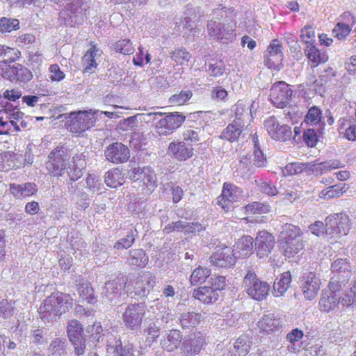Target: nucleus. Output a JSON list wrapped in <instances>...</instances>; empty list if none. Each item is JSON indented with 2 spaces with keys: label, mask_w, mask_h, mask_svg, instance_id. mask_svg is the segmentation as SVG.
<instances>
[{
  "label": "nucleus",
  "mask_w": 356,
  "mask_h": 356,
  "mask_svg": "<svg viewBox=\"0 0 356 356\" xmlns=\"http://www.w3.org/2000/svg\"><path fill=\"white\" fill-rule=\"evenodd\" d=\"M86 162L81 155L70 156L63 148L57 147L53 149L48 156L45 163L46 169L54 177H65V184L70 194H76L78 187L74 183L81 178L83 174Z\"/></svg>",
  "instance_id": "obj_1"
},
{
  "label": "nucleus",
  "mask_w": 356,
  "mask_h": 356,
  "mask_svg": "<svg viewBox=\"0 0 356 356\" xmlns=\"http://www.w3.org/2000/svg\"><path fill=\"white\" fill-rule=\"evenodd\" d=\"M72 306L73 299L70 295L54 292L46 298L40 307V318L44 322H52L68 312Z\"/></svg>",
  "instance_id": "obj_2"
},
{
  "label": "nucleus",
  "mask_w": 356,
  "mask_h": 356,
  "mask_svg": "<svg viewBox=\"0 0 356 356\" xmlns=\"http://www.w3.org/2000/svg\"><path fill=\"white\" fill-rule=\"evenodd\" d=\"M226 8L213 10V17L208 21L207 29L210 37L224 42L232 40L235 37V24L226 15Z\"/></svg>",
  "instance_id": "obj_3"
},
{
  "label": "nucleus",
  "mask_w": 356,
  "mask_h": 356,
  "mask_svg": "<svg viewBox=\"0 0 356 356\" xmlns=\"http://www.w3.org/2000/svg\"><path fill=\"white\" fill-rule=\"evenodd\" d=\"M182 136L181 140L172 141L168 148V154L179 161H185L193 156V144L199 140L197 133L192 129L184 131Z\"/></svg>",
  "instance_id": "obj_4"
},
{
  "label": "nucleus",
  "mask_w": 356,
  "mask_h": 356,
  "mask_svg": "<svg viewBox=\"0 0 356 356\" xmlns=\"http://www.w3.org/2000/svg\"><path fill=\"white\" fill-rule=\"evenodd\" d=\"M243 286L250 297L258 301L266 299L270 291L269 284L259 280L252 270H248L245 275Z\"/></svg>",
  "instance_id": "obj_5"
},
{
  "label": "nucleus",
  "mask_w": 356,
  "mask_h": 356,
  "mask_svg": "<svg viewBox=\"0 0 356 356\" xmlns=\"http://www.w3.org/2000/svg\"><path fill=\"white\" fill-rule=\"evenodd\" d=\"M156 284V277L149 274L139 275L124 283V291L129 296L145 297Z\"/></svg>",
  "instance_id": "obj_6"
},
{
  "label": "nucleus",
  "mask_w": 356,
  "mask_h": 356,
  "mask_svg": "<svg viewBox=\"0 0 356 356\" xmlns=\"http://www.w3.org/2000/svg\"><path fill=\"white\" fill-rule=\"evenodd\" d=\"M145 302L129 304L122 314V321L126 327L131 331L138 330L146 313Z\"/></svg>",
  "instance_id": "obj_7"
},
{
  "label": "nucleus",
  "mask_w": 356,
  "mask_h": 356,
  "mask_svg": "<svg viewBox=\"0 0 356 356\" xmlns=\"http://www.w3.org/2000/svg\"><path fill=\"white\" fill-rule=\"evenodd\" d=\"M272 104L277 108H291L293 90L284 81L275 83L270 90Z\"/></svg>",
  "instance_id": "obj_8"
},
{
  "label": "nucleus",
  "mask_w": 356,
  "mask_h": 356,
  "mask_svg": "<svg viewBox=\"0 0 356 356\" xmlns=\"http://www.w3.org/2000/svg\"><path fill=\"white\" fill-rule=\"evenodd\" d=\"M97 113H69L66 126L72 132L82 133L95 125Z\"/></svg>",
  "instance_id": "obj_9"
},
{
  "label": "nucleus",
  "mask_w": 356,
  "mask_h": 356,
  "mask_svg": "<svg viewBox=\"0 0 356 356\" xmlns=\"http://www.w3.org/2000/svg\"><path fill=\"white\" fill-rule=\"evenodd\" d=\"M243 196V190L233 184L225 183L221 195L216 199V204L220 206L225 212L231 211L232 204Z\"/></svg>",
  "instance_id": "obj_10"
},
{
  "label": "nucleus",
  "mask_w": 356,
  "mask_h": 356,
  "mask_svg": "<svg viewBox=\"0 0 356 356\" xmlns=\"http://www.w3.org/2000/svg\"><path fill=\"white\" fill-rule=\"evenodd\" d=\"M83 333L82 325L78 321L72 320L68 322L67 334L74 346V356H81L85 354L86 340L83 337Z\"/></svg>",
  "instance_id": "obj_11"
},
{
  "label": "nucleus",
  "mask_w": 356,
  "mask_h": 356,
  "mask_svg": "<svg viewBox=\"0 0 356 356\" xmlns=\"http://www.w3.org/2000/svg\"><path fill=\"white\" fill-rule=\"evenodd\" d=\"M205 344V334L195 330L184 337L181 348L186 356H195L201 352Z\"/></svg>",
  "instance_id": "obj_12"
},
{
  "label": "nucleus",
  "mask_w": 356,
  "mask_h": 356,
  "mask_svg": "<svg viewBox=\"0 0 356 356\" xmlns=\"http://www.w3.org/2000/svg\"><path fill=\"white\" fill-rule=\"evenodd\" d=\"M325 221L327 235L332 236L348 234L350 226L348 215L343 213H334L327 216Z\"/></svg>",
  "instance_id": "obj_13"
},
{
  "label": "nucleus",
  "mask_w": 356,
  "mask_h": 356,
  "mask_svg": "<svg viewBox=\"0 0 356 356\" xmlns=\"http://www.w3.org/2000/svg\"><path fill=\"white\" fill-rule=\"evenodd\" d=\"M264 126L269 136L275 140L285 142L291 138V128L286 124H280L274 116L267 118Z\"/></svg>",
  "instance_id": "obj_14"
},
{
  "label": "nucleus",
  "mask_w": 356,
  "mask_h": 356,
  "mask_svg": "<svg viewBox=\"0 0 356 356\" xmlns=\"http://www.w3.org/2000/svg\"><path fill=\"white\" fill-rule=\"evenodd\" d=\"M282 49V44L277 39L272 40L264 55V63L268 68L280 71L283 67Z\"/></svg>",
  "instance_id": "obj_15"
},
{
  "label": "nucleus",
  "mask_w": 356,
  "mask_h": 356,
  "mask_svg": "<svg viewBox=\"0 0 356 356\" xmlns=\"http://www.w3.org/2000/svg\"><path fill=\"white\" fill-rule=\"evenodd\" d=\"M97 342H107L113 343L115 347L118 346V350L120 353V356H139L140 353L133 343L128 340H124L123 341L120 338H117L111 332H106L99 336L97 339Z\"/></svg>",
  "instance_id": "obj_16"
},
{
  "label": "nucleus",
  "mask_w": 356,
  "mask_h": 356,
  "mask_svg": "<svg viewBox=\"0 0 356 356\" xmlns=\"http://www.w3.org/2000/svg\"><path fill=\"white\" fill-rule=\"evenodd\" d=\"M104 156L107 161L114 164L127 162L130 157L128 147L120 142L110 144L104 150Z\"/></svg>",
  "instance_id": "obj_17"
},
{
  "label": "nucleus",
  "mask_w": 356,
  "mask_h": 356,
  "mask_svg": "<svg viewBox=\"0 0 356 356\" xmlns=\"http://www.w3.org/2000/svg\"><path fill=\"white\" fill-rule=\"evenodd\" d=\"M186 117L179 113H168V115L159 119L156 125V132L159 135H168L179 127Z\"/></svg>",
  "instance_id": "obj_18"
},
{
  "label": "nucleus",
  "mask_w": 356,
  "mask_h": 356,
  "mask_svg": "<svg viewBox=\"0 0 356 356\" xmlns=\"http://www.w3.org/2000/svg\"><path fill=\"white\" fill-rule=\"evenodd\" d=\"M275 243V237L272 234L266 230L259 231L254 241L257 255L259 258L268 256L271 253Z\"/></svg>",
  "instance_id": "obj_19"
},
{
  "label": "nucleus",
  "mask_w": 356,
  "mask_h": 356,
  "mask_svg": "<svg viewBox=\"0 0 356 356\" xmlns=\"http://www.w3.org/2000/svg\"><path fill=\"white\" fill-rule=\"evenodd\" d=\"M237 256L234 250L229 247L224 246L216 250L210 257L211 264L218 268H227L235 264Z\"/></svg>",
  "instance_id": "obj_20"
},
{
  "label": "nucleus",
  "mask_w": 356,
  "mask_h": 356,
  "mask_svg": "<svg viewBox=\"0 0 356 356\" xmlns=\"http://www.w3.org/2000/svg\"><path fill=\"white\" fill-rule=\"evenodd\" d=\"M321 280L314 273H309L304 278L301 286L302 292L305 299L312 300L316 298L320 289Z\"/></svg>",
  "instance_id": "obj_21"
},
{
  "label": "nucleus",
  "mask_w": 356,
  "mask_h": 356,
  "mask_svg": "<svg viewBox=\"0 0 356 356\" xmlns=\"http://www.w3.org/2000/svg\"><path fill=\"white\" fill-rule=\"evenodd\" d=\"M342 297L332 292L323 291L318 302L321 311L329 313L335 310L341 304Z\"/></svg>",
  "instance_id": "obj_22"
},
{
  "label": "nucleus",
  "mask_w": 356,
  "mask_h": 356,
  "mask_svg": "<svg viewBox=\"0 0 356 356\" xmlns=\"http://www.w3.org/2000/svg\"><path fill=\"white\" fill-rule=\"evenodd\" d=\"M183 340L181 332L179 330L172 329L163 337L161 346L164 350L171 352L177 349Z\"/></svg>",
  "instance_id": "obj_23"
},
{
  "label": "nucleus",
  "mask_w": 356,
  "mask_h": 356,
  "mask_svg": "<svg viewBox=\"0 0 356 356\" xmlns=\"http://www.w3.org/2000/svg\"><path fill=\"white\" fill-rule=\"evenodd\" d=\"M123 282L124 280L121 282L119 279L106 282L102 290V297L111 302L116 303V300L121 293Z\"/></svg>",
  "instance_id": "obj_24"
},
{
  "label": "nucleus",
  "mask_w": 356,
  "mask_h": 356,
  "mask_svg": "<svg viewBox=\"0 0 356 356\" xmlns=\"http://www.w3.org/2000/svg\"><path fill=\"white\" fill-rule=\"evenodd\" d=\"M254 240L250 236H244L239 238L235 245L234 254L238 258L250 257L253 253Z\"/></svg>",
  "instance_id": "obj_25"
},
{
  "label": "nucleus",
  "mask_w": 356,
  "mask_h": 356,
  "mask_svg": "<svg viewBox=\"0 0 356 356\" xmlns=\"http://www.w3.org/2000/svg\"><path fill=\"white\" fill-rule=\"evenodd\" d=\"M282 321L280 318L275 316L273 314L264 315L257 323V326L261 332L269 333L278 330L282 326Z\"/></svg>",
  "instance_id": "obj_26"
},
{
  "label": "nucleus",
  "mask_w": 356,
  "mask_h": 356,
  "mask_svg": "<svg viewBox=\"0 0 356 356\" xmlns=\"http://www.w3.org/2000/svg\"><path fill=\"white\" fill-rule=\"evenodd\" d=\"M254 170L252 154L248 152H242L238 157V164L236 166L235 173L238 176L244 177Z\"/></svg>",
  "instance_id": "obj_27"
},
{
  "label": "nucleus",
  "mask_w": 356,
  "mask_h": 356,
  "mask_svg": "<svg viewBox=\"0 0 356 356\" xmlns=\"http://www.w3.org/2000/svg\"><path fill=\"white\" fill-rule=\"evenodd\" d=\"M193 297L205 304H209L216 302L218 299L219 295L217 293V291H215L209 285H206L194 290Z\"/></svg>",
  "instance_id": "obj_28"
},
{
  "label": "nucleus",
  "mask_w": 356,
  "mask_h": 356,
  "mask_svg": "<svg viewBox=\"0 0 356 356\" xmlns=\"http://www.w3.org/2000/svg\"><path fill=\"white\" fill-rule=\"evenodd\" d=\"M280 242L301 240L302 232L300 229L292 224L286 223L281 226L279 229Z\"/></svg>",
  "instance_id": "obj_29"
},
{
  "label": "nucleus",
  "mask_w": 356,
  "mask_h": 356,
  "mask_svg": "<svg viewBox=\"0 0 356 356\" xmlns=\"http://www.w3.org/2000/svg\"><path fill=\"white\" fill-rule=\"evenodd\" d=\"M252 345L250 337L248 334L241 335L235 341L234 348L229 353V356H245Z\"/></svg>",
  "instance_id": "obj_30"
},
{
  "label": "nucleus",
  "mask_w": 356,
  "mask_h": 356,
  "mask_svg": "<svg viewBox=\"0 0 356 356\" xmlns=\"http://www.w3.org/2000/svg\"><path fill=\"white\" fill-rule=\"evenodd\" d=\"M202 318L200 313L186 312L180 314L179 321L183 329H190L197 327Z\"/></svg>",
  "instance_id": "obj_31"
},
{
  "label": "nucleus",
  "mask_w": 356,
  "mask_h": 356,
  "mask_svg": "<svg viewBox=\"0 0 356 356\" xmlns=\"http://www.w3.org/2000/svg\"><path fill=\"white\" fill-rule=\"evenodd\" d=\"M291 282V273L289 272L282 273L280 278H277L274 282L273 292L274 296H282L290 286Z\"/></svg>",
  "instance_id": "obj_32"
},
{
  "label": "nucleus",
  "mask_w": 356,
  "mask_h": 356,
  "mask_svg": "<svg viewBox=\"0 0 356 356\" xmlns=\"http://www.w3.org/2000/svg\"><path fill=\"white\" fill-rule=\"evenodd\" d=\"M10 73L19 84H25L33 78L31 71L21 64L13 65L10 68Z\"/></svg>",
  "instance_id": "obj_33"
},
{
  "label": "nucleus",
  "mask_w": 356,
  "mask_h": 356,
  "mask_svg": "<svg viewBox=\"0 0 356 356\" xmlns=\"http://www.w3.org/2000/svg\"><path fill=\"white\" fill-rule=\"evenodd\" d=\"M305 51L309 60L314 63V67L325 63L328 59L325 52L318 49L314 44H309V47H306Z\"/></svg>",
  "instance_id": "obj_34"
},
{
  "label": "nucleus",
  "mask_w": 356,
  "mask_h": 356,
  "mask_svg": "<svg viewBox=\"0 0 356 356\" xmlns=\"http://www.w3.org/2000/svg\"><path fill=\"white\" fill-rule=\"evenodd\" d=\"M333 273L343 277V282H348L350 277V264L346 259H337L331 265Z\"/></svg>",
  "instance_id": "obj_35"
},
{
  "label": "nucleus",
  "mask_w": 356,
  "mask_h": 356,
  "mask_svg": "<svg viewBox=\"0 0 356 356\" xmlns=\"http://www.w3.org/2000/svg\"><path fill=\"white\" fill-rule=\"evenodd\" d=\"M127 261L131 266L144 268L148 262V257L143 250L135 249L129 251Z\"/></svg>",
  "instance_id": "obj_36"
},
{
  "label": "nucleus",
  "mask_w": 356,
  "mask_h": 356,
  "mask_svg": "<svg viewBox=\"0 0 356 356\" xmlns=\"http://www.w3.org/2000/svg\"><path fill=\"white\" fill-rule=\"evenodd\" d=\"M280 245L284 255L288 258L293 257L304 248L302 239L280 242Z\"/></svg>",
  "instance_id": "obj_37"
},
{
  "label": "nucleus",
  "mask_w": 356,
  "mask_h": 356,
  "mask_svg": "<svg viewBox=\"0 0 356 356\" xmlns=\"http://www.w3.org/2000/svg\"><path fill=\"white\" fill-rule=\"evenodd\" d=\"M104 182L110 188H117L122 185L124 177L118 168H114L105 174Z\"/></svg>",
  "instance_id": "obj_38"
},
{
  "label": "nucleus",
  "mask_w": 356,
  "mask_h": 356,
  "mask_svg": "<svg viewBox=\"0 0 356 356\" xmlns=\"http://www.w3.org/2000/svg\"><path fill=\"white\" fill-rule=\"evenodd\" d=\"M252 141L254 143V150L252 154L253 165L257 168L264 167L266 165V159L261 150L258 136L257 135H252Z\"/></svg>",
  "instance_id": "obj_39"
},
{
  "label": "nucleus",
  "mask_w": 356,
  "mask_h": 356,
  "mask_svg": "<svg viewBox=\"0 0 356 356\" xmlns=\"http://www.w3.org/2000/svg\"><path fill=\"white\" fill-rule=\"evenodd\" d=\"M205 72L212 77L222 76L225 70V65L222 60H211V62L204 65Z\"/></svg>",
  "instance_id": "obj_40"
},
{
  "label": "nucleus",
  "mask_w": 356,
  "mask_h": 356,
  "mask_svg": "<svg viewBox=\"0 0 356 356\" xmlns=\"http://www.w3.org/2000/svg\"><path fill=\"white\" fill-rule=\"evenodd\" d=\"M211 270L207 268L199 266L193 272L190 277L191 285H197L205 282L206 279L209 277Z\"/></svg>",
  "instance_id": "obj_41"
},
{
  "label": "nucleus",
  "mask_w": 356,
  "mask_h": 356,
  "mask_svg": "<svg viewBox=\"0 0 356 356\" xmlns=\"http://www.w3.org/2000/svg\"><path fill=\"white\" fill-rule=\"evenodd\" d=\"M15 154L11 152L0 153V171H8L16 166Z\"/></svg>",
  "instance_id": "obj_42"
},
{
  "label": "nucleus",
  "mask_w": 356,
  "mask_h": 356,
  "mask_svg": "<svg viewBox=\"0 0 356 356\" xmlns=\"http://www.w3.org/2000/svg\"><path fill=\"white\" fill-rule=\"evenodd\" d=\"M79 296L90 304L95 302L94 290L88 282H83L79 286Z\"/></svg>",
  "instance_id": "obj_43"
},
{
  "label": "nucleus",
  "mask_w": 356,
  "mask_h": 356,
  "mask_svg": "<svg viewBox=\"0 0 356 356\" xmlns=\"http://www.w3.org/2000/svg\"><path fill=\"white\" fill-rule=\"evenodd\" d=\"M242 131L240 127H236L234 124H229L222 132L220 138L230 142L237 140Z\"/></svg>",
  "instance_id": "obj_44"
},
{
  "label": "nucleus",
  "mask_w": 356,
  "mask_h": 356,
  "mask_svg": "<svg viewBox=\"0 0 356 356\" xmlns=\"http://www.w3.org/2000/svg\"><path fill=\"white\" fill-rule=\"evenodd\" d=\"M248 214H265L270 211V206L266 204L254 202L245 207Z\"/></svg>",
  "instance_id": "obj_45"
},
{
  "label": "nucleus",
  "mask_w": 356,
  "mask_h": 356,
  "mask_svg": "<svg viewBox=\"0 0 356 356\" xmlns=\"http://www.w3.org/2000/svg\"><path fill=\"white\" fill-rule=\"evenodd\" d=\"M19 29V22L17 19L1 17L0 19V32H11L13 30Z\"/></svg>",
  "instance_id": "obj_46"
},
{
  "label": "nucleus",
  "mask_w": 356,
  "mask_h": 356,
  "mask_svg": "<svg viewBox=\"0 0 356 356\" xmlns=\"http://www.w3.org/2000/svg\"><path fill=\"white\" fill-rule=\"evenodd\" d=\"M136 229H131L124 238L119 239L114 245V248L117 250L128 249L135 241L136 236Z\"/></svg>",
  "instance_id": "obj_47"
},
{
  "label": "nucleus",
  "mask_w": 356,
  "mask_h": 356,
  "mask_svg": "<svg viewBox=\"0 0 356 356\" xmlns=\"http://www.w3.org/2000/svg\"><path fill=\"white\" fill-rule=\"evenodd\" d=\"M86 188L92 193L99 192L104 188V184L99 177L94 174H88L86 179Z\"/></svg>",
  "instance_id": "obj_48"
},
{
  "label": "nucleus",
  "mask_w": 356,
  "mask_h": 356,
  "mask_svg": "<svg viewBox=\"0 0 356 356\" xmlns=\"http://www.w3.org/2000/svg\"><path fill=\"white\" fill-rule=\"evenodd\" d=\"M115 50L116 52L121 53L124 55H130L134 52V47L130 40L123 39L118 41L115 44Z\"/></svg>",
  "instance_id": "obj_49"
},
{
  "label": "nucleus",
  "mask_w": 356,
  "mask_h": 356,
  "mask_svg": "<svg viewBox=\"0 0 356 356\" xmlns=\"http://www.w3.org/2000/svg\"><path fill=\"white\" fill-rule=\"evenodd\" d=\"M304 170H307L305 163L295 162L287 164L282 169V173L284 176H291L301 173Z\"/></svg>",
  "instance_id": "obj_50"
},
{
  "label": "nucleus",
  "mask_w": 356,
  "mask_h": 356,
  "mask_svg": "<svg viewBox=\"0 0 356 356\" xmlns=\"http://www.w3.org/2000/svg\"><path fill=\"white\" fill-rule=\"evenodd\" d=\"M170 58L177 64L182 65L184 62H188L191 55L185 49H177L171 52Z\"/></svg>",
  "instance_id": "obj_51"
},
{
  "label": "nucleus",
  "mask_w": 356,
  "mask_h": 356,
  "mask_svg": "<svg viewBox=\"0 0 356 356\" xmlns=\"http://www.w3.org/2000/svg\"><path fill=\"white\" fill-rule=\"evenodd\" d=\"M141 181L150 189H154L157 186L156 175L149 168H145Z\"/></svg>",
  "instance_id": "obj_52"
},
{
  "label": "nucleus",
  "mask_w": 356,
  "mask_h": 356,
  "mask_svg": "<svg viewBox=\"0 0 356 356\" xmlns=\"http://www.w3.org/2000/svg\"><path fill=\"white\" fill-rule=\"evenodd\" d=\"M192 97L191 90L181 91L179 94L172 95L169 98V104L171 106H179L184 104Z\"/></svg>",
  "instance_id": "obj_53"
},
{
  "label": "nucleus",
  "mask_w": 356,
  "mask_h": 356,
  "mask_svg": "<svg viewBox=\"0 0 356 356\" xmlns=\"http://www.w3.org/2000/svg\"><path fill=\"white\" fill-rule=\"evenodd\" d=\"M300 38L305 43L306 47H309V44H314L315 42L314 29L311 26H306L301 30Z\"/></svg>",
  "instance_id": "obj_54"
},
{
  "label": "nucleus",
  "mask_w": 356,
  "mask_h": 356,
  "mask_svg": "<svg viewBox=\"0 0 356 356\" xmlns=\"http://www.w3.org/2000/svg\"><path fill=\"white\" fill-rule=\"evenodd\" d=\"M15 314L14 307L10 302L3 300L0 302V317L3 319H8Z\"/></svg>",
  "instance_id": "obj_55"
},
{
  "label": "nucleus",
  "mask_w": 356,
  "mask_h": 356,
  "mask_svg": "<svg viewBox=\"0 0 356 356\" xmlns=\"http://www.w3.org/2000/svg\"><path fill=\"white\" fill-rule=\"evenodd\" d=\"M341 302L343 307L356 306V282L350 288L349 293L342 296Z\"/></svg>",
  "instance_id": "obj_56"
},
{
  "label": "nucleus",
  "mask_w": 356,
  "mask_h": 356,
  "mask_svg": "<svg viewBox=\"0 0 356 356\" xmlns=\"http://www.w3.org/2000/svg\"><path fill=\"white\" fill-rule=\"evenodd\" d=\"M350 32L349 25L343 22L337 23L332 31L334 36L339 40L344 39Z\"/></svg>",
  "instance_id": "obj_57"
},
{
  "label": "nucleus",
  "mask_w": 356,
  "mask_h": 356,
  "mask_svg": "<svg viewBox=\"0 0 356 356\" xmlns=\"http://www.w3.org/2000/svg\"><path fill=\"white\" fill-rule=\"evenodd\" d=\"M208 284L212 287V289H215V291H217V293L219 294V293L224 289L226 286L225 277L214 275L208 281Z\"/></svg>",
  "instance_id": "obj_58"
},
{
  "label": "nucleus",
  "mask_w": 356,
  "mask_h": 356,
  "mask_svg": "<svg viewBox=\"0 0 356 356\" xmlns=\"http://www.w3.org/2000/svg\"><path fill=\"white\" fill-rule=\"evenodd\" d=\"M49 350L52 354L58 353L61 355L65 350V339L56 338L51 341L49 346Z\"/></svg>",
  "instance_id": "obj_59"
},
{
  "label": "nucleus",
  "mask_w": 356,
  "mask_h": 356,
  "mask_svg": "<svg viewBox=\"0 0 356 356\" xmlns=\"http://www.w3.org/2000/svg\"><path fill=\"white\" fill-rule=\"evenodd\" d=\"M343 277L339 276V275H334L332 277L329 283V292H332V294H337L339 292L343 286H344L348 282H343Z\"/></svg>",
  "instance_id": "obj_60"
},
{
  "label": "nucleus",
  "mask_w": 356,
  "mask_h": 356,
  "mask_svg": "<svg viewBox=\"0 0 356 356\" xmlns=\"http://www.w3.org/2000/svg\"><path fill=\"white\" fill-rule=\"evenodd\" d=\"M252 118V113H235V120L232 124L240 127L242 131L245 126V122H250Z\"/></svg>",
  "instance_id": "obj_61"
},
{
  "label": "nucleus",
  "mask_w": 356,
  "mask_h": 356,
  "mask_svg": "<svg viewBox=\"0 0 356 356\" xmlns=\"http://www.w3.org/2000/svg\"><path fill=\"white\" fill-rule=\"evenodd\" d=\"M305 143L309 147H314L318 141L317 134L314 129H307L303 134Z\"/></svg>",
  "instance_id": "obj_62"
},
{
  "label": "nucleus",
  "mask_w": 356,
  "mask_h": 356,
  "mask_svg": "<svg viewBox=\"0 0 356 356\" xmlns=\"http://www.w3.org/2000/svg\"><path fill=\"white\" fill-rule=\"evenodd\" d=\"M145 170V168H140L137 165L134 164L127 173V177L132 181L141 180Z\"/></svg>",
  "instance_id": "obj_63"
},
{
  "label": "nucleus",
  "mask_w": 356,
  "mask_h": 356,
  "mask_svg": "<svg viewBox=\"0 0 356 356\" xmlns=\"http://www.w3.org/2000/svg\"><path fill=\"white\" fill-rule=\"evenodd\" d=\"M311 232L316 236H321L324 234H327L325 225L322 221H316L309 227Z\"/></svg>",
  "instance_id": "obj_64"
}]
</instances>
